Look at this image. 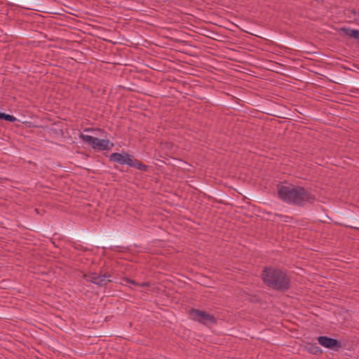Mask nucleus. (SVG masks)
<instances>
[{
  "label": "nucleus",
  "instance_id": "6",
  "mask_svg": "<svg viewBox=\"0 0 359 359\" xmlns=\"http://www.w3.org/2000/svg\"><path fill=\"white\" fill-rule=\"evenodd\" d=\"M110 142L107 139H100L98 137L91 136V148L97 149L99 151H104L110 149L113 147L111 143V147L109 146Z\"/></svg>",
  "mask_w": 359,
  "mask_h": 359
},
{
  "label": "nucleus",
  "instance_id": "23",
  "mask_svg": "<svg viewBox=\"0 0 359 359\" xmlns=\"http://www.w3.org/2000/svg\"><path fill=\"white\" fill-rule=\"evenodd\" d=\"M95 359H97V357H96Z\"/></svg>",
  "mask_w": 359,
  "mask_h": 359
},
{
  "label": "nucleus",
  "instance_id": "9",
  "mask_svg": "<svg viewBox=\"0 0 359 359\" xmlns=\"http://www.w3.org/2000/svg\"><path fill=\"white\" fill-rule=\"evenodd\" d=\"M340 31L344 32L346 35L359 41V30L358 29L341 27L340 29Z\"/></svg>",
  "mask_w": 359,
  "mask_h": 359
},
{
  "label": "nucleus",
  "instance_id": "11",
  "mask_svg": "<svg viewBox=\"0 0 359 359\" xmlns=\"http://www.w3.org/2000/svg\"><path fill=\"white\" fill-rule=\"evenodd\" d=\"M2 120H5V121H9V122H14V121H15L17 120V118L15 116H12V115L4 113V116H3V119Z\"/></svg>",
  "mask_w": 359,
  "mask_h": 359
},
{
  "label": "nucleus",
  "instance_id": "1",
  "mask_svg": "<svg viewBox=\"0 0 359 359\" xmlns=\"http://www.w3.org/2000/svg\"><path fill=\"white\" fill-rule=\"evenodd\" d=\"M277 194L283 202L300 207L305 203L313 204L316 201V196L304 187L283 182L277 184Z\"/></svg>",
  "mask_w": 359,
  "mask_h": 359
},
{
  "label": "nucleus",
  "instance_id": "14",
  "mask_svg": "<svg viewBox=\"0 0 359 359\" xmlns=\"http://www.w3.org/2000/svg\"><path fill=\"white\" fill-rule=\"evenodd\" d=\"M80 137L87 143L90 144V135L81 133Z\"/></svg>",
  "mask_w": 359,
  "mask_h": 359
},
{
  "label": "nucleus",
  "instance_id": "18",
  "mask_svg": "<svg viewBox=\"0 0 359 359\" xmlns=\"http://www.w3.org/2000/svg\"><path fill=\"white\" fill-rule=\"evenodd\" d=\"M93 22H95V20H93V19H91V25H90L91 28L97 27V26L93 24Z\"/></svg>",
  "mask_w": 359,
  "mask_h": 359
},
{
  "label": "nucleus",
  "instance_id": "21",
  "mask_svg": "<svg viewBox=\"0 0 359 359\" xmlns=\"http://www.w3.org/2000/svg\"><path fill=\"white\" fill-rule=\"evenodd\" d=\"M83 132H84V133H88V132H90V128L85 129Z\"/></svg>",
  "mask_w": 359,
  "mask_h": 359
},
{
  "label": "nucleus",
  "instance_id": "8",
  "mask_svg": "<svg viewBox=\"0 0 359 359\" xmlns=\"http://www.w3.org/2000/svg\"><path fill=\"white\" fill-rule=\"evenodd\" d=\"M305 350L309 353L318 355L323 353L322 349L317 345L316 343L311 344L308 343L305 346Z\"/></svg>",
  "mask_w": 359,
  "mask_h": 359
},
{
  "label": "nucleus",
  "instance_id": "4",
  "mask_svg": "<svg viewBox=\"0 0 359 359\" xmlns=\"http://www.w3.org/2000/svg\"><path fill=\"white\" fill-rule=\"evenodd\" d=\"M111 274L106 271H100V273L91 272V283L99 286L106 285L108 283L112 282L110 279Z\"/></svg>",
  "mask_w": 359,
  "mask_h": 359
},
{
  "label": "nucleus",
  "instance_id": "16",
  "mask_svg": "<svg viewBox=\"0 0 359 359\" xmlns=\"http://www.w3.org/2000/svg\"><path fill=\"white\" fill-rule=\"evenodd\" d=\"M276 216H277V217H280L281 219L282 218H288V217L286 216V215H279V214H276Z\"/></svg>",
  "mask_w": 359,
  "mask_h": 359
},
{
  "label": "nucleus",
  "instance_id": "5",
  "mask_svg": "<svg viewBox=\"0 0 359 359\" xmlns=\"http://www.w3.org/2000/svg\"><path fill=\"white\" fill-rule=\"evenodd\" d=\"M317 340L322 346L335 351H339L342 347L339 341L327 336H320L317 338Z\"/></svg>",
  "mask_w": 359,
  "mask_h": 359
},
{
  "label": "nucleus",
  "instance_id": "2",
  "mask_svg": "<svg viewBox=\"0 0 359 359\" xmlns=\"http://www.w3.org/2000/svg\"><path fill=\"white\" fill-rule=\"evenodd\" d=\"M261 277L264 284L273 290L285 292L290 288V276L286 271L277 267H264Z\"/></svg>",
  "mask_w": 359,
  "mask_h": 359
},
{
  "label": "nucleus",
  "instance_id": "3",
  "mask_svg": "<svg viewBox=\"0 0 359 359\" xmlns=\"http://www.w3.org/2000/svg\"><path fill=\"white\" fill-rule=\"evenodd\" d=\"M192 320L205 325H214L217 323V319L211 314L196 309H191L189 312Z\"/></svg>",
  "mask_w": 359,
  "mask_h": 359
},
{
  "label": "nucleus",
  "instance_id": "13",
  "mask_svg": "<svg viewBox=\"0 0 359 359\" xmlns=\"http://www.w3.org/2000/svg\"><path fill=\"white\" fill-rule=\"evenodd\" d=\"M123 280L125 281L126 283H128L133 284V285H134L135 286L139 285V283H137L135 280H132V279H130L129 278H127V277H124L123 278Z\"/></svg>",
  "mask_w": 359,
  "mask_h": 359
},
{
  "label": "nucleus",
  "instance_id": "15",
  "mask_svg": "<svg viewBox=\"0 0 359 359\" xmlns=\"http://www.w3.org/2000/svg\"><path fill=\"white\" fill-rule=\"evenodd\" d=\"M149 285V283L147 282H143L142 283H139L140 287H148Z\"/></svg>",
  "mask_w": 359,
  "mask_h": 359
},
{
  "label": "nucleus",
  "instance_id": "7",
  "mask_svg": "<svg viewBox=\"0 0 359 359\" xmlns=\"http://www.w3.org/2000/svg\"><path fill=\"white\" fill-rule=\"evenodd\" d=\"M109 161L116 162L121 165H131L132 156L128 154L112 153L109 156Z\"/></svg>",
  "mask_w": 359,
  "mask_h": 359
},
{
  "label": "nucleus",
  "instance_id": "19",
  "mask_svg": "<svg viewBox=\"0 0 359 359\" xmlns=\"http://www.w3.org/2000/svg\"><path fill=\"white\" fill-rule=\"evenodd\" d=\"M3 116H4V113L3 112H0V120L3 119Z\"/></svg>",
  "mask_w": 359,
  "mask_h": 359
},
{
  "label": "nucleus",
  "instance_id": "20",
  "mask_svg": "<svg viewBox=\"0 0 359 359\" xmlns=\"http://www.w3.org/2000/svg\"><path fill=\"white\" fill-rule=\"evenodd\" d=\"M351 13L353 14V15H355L357 13L356 11L355 10H352L351 11Z\"/></svg>",
  "mask_w": 359,
  "mask_h": 359
},
{
  "label": "nucleus",
  "instance_id": "17",
  "mask_svg": "<svg viewBox=\"0 0 359 359\" xmlns=\"http://www.w3.org/2000/svg\"><path fill=\"white\" fill-rule=\"evenodd\" d=\"M118 248H119L118 246H114V247H111L110 249L112 250H114V251H119L118 250Z\"/></svg>",
  "mask_w": 359,
  "mask_h": 359
},
{
  "label": "nucleus",
  "instance_id": "22",
  "mask_svg": "<svg viewBox=\"0 0 359 359\" xmlns=\"http://www.w3.org/2000/svg\"><path fill=\"white\" fill-rule=\"evenodd\" d=\"M349 227L351 228V229L359 230L358 227H355V226H349Z\"/></svg>",
  "mask_w": 359,
  "mask_h": 359
},
{
  "label": "nucleus",
  "instance_id": "12",
  "mask_svg": "<svg viewBox=\"0 0 359 359\" xmlns=\"http://www.w3.org/2000/svg\"><path fill=\"white\" fill-rule=\"evenodd\" d=\"M90 130H91V132H97V133H96L97 135H100V137H106V135H105V132L102 129L91 128Z\"/></svg>",
  "mask_w": 359,
  "mask_h": 359
},
{
  "label": "nucleus",
  "instance_id": "10",
  "mask_svg": "<svg viewBox=\"0 0 359 359\" xmlns=\"http://www.w3.org/2000/svg\"><path fill=\"white\" fill-rule=\"evenodd\" d=\"M129 166L132 167V168H134L137 170H141V171H147L148 170V168H149V166L142 163L140 161H139L138 159H133L132 158V163H131V165H130Z\"/></svg>",
  "mask_w": 359,
  "mask_h": 359
}]
</instances>
